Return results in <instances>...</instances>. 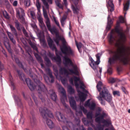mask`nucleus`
<instances>
[{
  "instance_id": "obj_62",
  "label": "nucleus",
  "mask_w": 130,
  "mask_h": 130,
  "mask_svg": "<svg viewBox=\"0 0 130 130\" xmlns=\"http://www.w3.org/2000/svg\"><path fill=\"white\" fill-rule=\"evenodd\" d=\"M107 72L109 74H111L112 73V69L110 68H108L107 70Z\"/></svg>"
},
{
  "instance_id": "obj_4",
  "label": "nucleus",
  "mask_w": 130,
  "mask_h": 130,
  "mask_svg": "<svg viewBox=\"0 0 130 130\" xmlns=\"http://www.w3.org/2000/svg\"><path fill=\"white\" fill-rule=\"evenodd\" d=\"M25 81L31 91L36 89L41 91V93L47 91L45 85L39 80L37 81V83H33L31 82L29 78H27L25 79Z\"/></svg>"
},
{
  "instance_id": "obj_3",
  "label": "nucleus",
  "mask_w": 130,
  "mask_h": 130,
  "mask_svg": "<svg viewBox=\"0 0 130 130\" xmlns=\"http://www.w3.org/2000/svg\"><path fill=\"white\" fill-rule=\"evenodd\" d=\"M40 112L44 120L46 121V123L49 127L53 128L54 124L52 121L47 118V117L51 118H53V116L51 112L45 107H41L39 109Z\"/></svg>"
},
{
  "instance_id": "obj_9",
  "label": "nucleus",
  "mask_w": 130,
  "mask_h": 130,
  "mask_svg": "<svg viewBox=\"0 0 130 130\" xmlns=\"http://www.w3.org/2000/svg\"><path fill=\"white\" fill-rule=\"evenodd\" d=\"M46 71L47 72V73L50 77V78L45 74L44 75V78L45 81L48 83V82L51 83H53L54 81V78L52 74L51 71L49 69H48L46 70Z\"/></svg>"
},
{
  "instance_id": "obj_11",
  "label": "nucleus",
  "mask_w": 130,
  "mask_h": 130,
  "mask_svg": "<svg viewBox=\"0 0 130 130\" xmlns=\"http://www.w3.org/2000/svg\"><path fill=\"white\" fill-rule=\"evenodd\" d=\"M16 11L17 17L19 18H22V20H24L23 16L25 15V13L23 9L21 7H18L16 8Z\"/></svg>"
},
{
  "instance_id": "obj_17",
  "label": "nucleus",
  "mask_w": 130,
  "mask_h": 130,
  "mask_svg": "<svg viewBox=\"0 0 130 130\" xmlns=\"http://www.w3.org/2000/svg\"><path fill=\"white\" fill-rule=\"evenodd\" d=\"M46 24L48 30L50 31L52 34H54L55 33H56V32L57 31L56 29L54 28H51V27L50 22H48Z\"/></svg>"
},
{
  "instance_id": "obj_1",
  "label": "nucleus",
  "mask_w": 130,
  "mask_h": 130,
  "mask_svg": "<svg viewBox=\"0 0 130 130\" xmlns=\"http://www.w3.org/2000/svg\"><path fill=\"white\" fill-rule=\"evenodd\" d=\"M109 41L110 44L114 43L118 48L114 51L112 56L109 58L108 62L110 65L119 61L124 64H127L129 61V53L124 45L126 37L124 34L119 29L116 27L112 30L108 35Z\"/></svg>"
},
{
  "instance_id": "obj_38",
  "label": "nucleus",
  "mask_w": 130,
  "mask_h": 130,
  "mask_svg": "<svg viewBox=\"0 0 130 130\" xmlns=\"http://www.w3.org/2000/svg\"><path fill=\"white\" fill-rule=\"evenodd\" d=\"M36 5L38 11L40 12V8H41V4L39 0H36Z\"/></svg>"
},
{
  "instance_id": "obj_20",
  "label": "nucleus",
  "mask_w": 130,
  "mask_h": 130,
  "mask_svg": "<svg viewBox=\"0 0 130 130\" xmlns=\"http://www.w3.org/2000/svg\"><path fill=\"white\" fill-rule=\"evenodd\" d=\"M48 94L51 98V99L54 101H55L57 98V96L55 92H53L52 90H50L49 91Z\"/></svg>"
},
{
  "instance_id": "obj_60",
  "label": "nucleus",
  "mask_w": 130,
  "mask_h": 130,
  "mask_svg": "<svg viewBox=\"0 0 130 130\" xmlns=\"http://www.w3.org/2000/svg\"><path fill=\"white\" fill-rule=\"evenodd\" d=\"M4 69V66L0 61V71H1Z\"/></svg>"
},
{
  "instance_id": "obj_57",
  "label": "nucleus",
  "mask_w": 130,
  "mask_h": 130,
  "mask_svg": "<svg viewBox=\"0 0 130 130\" xmlns=\"http://www.w3.org/2000/svg\"><path fill=\"white\" fill-rule=\"evenodd\" d=\"M30 14L32 18L34 19V17L35 16V13L33 11H30Z\"/></svg>"
},
{
  "instance_id": "obj_45",
  "label": "nucleus",
  "mask_w": 130,
  "mask_h": 130,
  "mask_svg": "<svg viewBox=\"0 0 130 130\" xmlns=\"http://www.w3.org/2000/svg\"><path fill=\"white\" fill-rule=\"evenodd\" d=\"M3 15L7 19H9V14L6 11H5L3 12Z\"/></svg>"
},
{
  "instance_id": "obj_27",
  "label": "nucleus",
  "mask_w": 130,
  "mask_h": 130,
  "mask_svg": "<svg viewBox=\"0 0 130 130\" xmlns=\"http://www.w3.org/2000/svg\"><path fill=\"white\" fill-rule=\"evenodd\" d=\"M103 98L109 103H110L112 100V96L110 93Z\"/></svg>"
},
{
  "instance_id": "obj_47",
  "label": "nucleus",
  "mask_w": 130,
  "mask_h": 130,
  "mask_svg": "<svg viewBox=\"0 0 130 130\" xmlns=\"http://www.w3.org/2000/svg\"><path fill=\"white\" fill-rule=\"evenodd\" d=\"M39 96L41 99L42 102H45V100L44 97L42 96L41 93L39 92Z\"/></svg>"
},
{
  "instance_id": "obj_53",
  "label": "nucleus",
  "mask_w": 130,
  "mask_h": 130,
  "mask_svg": "<svg viewBox=\"0 0 130 130\" xmlns=\"http://www.w3.org/2000/svg\"><path fill=\"white\" fill-rule=\"evenodd\" d=\"M53 19L56 24L59 28H60V24L58 21L55 18H54Z\"/></svg>"
},
{
  "instance_id": "obj_37",
  "label": "nucleus",
  "mask_w": 130,
  "mask_h": 130,
  "mask_svg": "<svg viewBox=\"0 0 130 130\" xmlns=\"http://www.w3.org/2000/svg\"><path fill=\"white\" fill-rule=\"evenodd\" d=\"M76 45L79 52L80 53H81L82 51L80 50V48L83 46L82 44L81 43H76Z\"/></svg>"
},
{
  "instance_id": "obj_19",
  "label": "nucleus",
  "mask_w": 130,
  "mask_h": 130,
  "mask_svg": "<svg viewBox=\"0 0 130 130\" xmlns=\"http://www.w3.org/2000/svg\"><path fill=\"white\" fill-rule=\"evenodd\" d=\"M77 91L78 93L79 98L80 101L81 102L84 101L86 99L84 93L80 91Z\"/></svg>"
},
{
  "instance_id": "obj_18",
  "label": "nucleus",
  "mask_w": 130,
  "mask_h": 130,
  "mask_svg": "<svg viewBox=\"0 0 130 130\" xmlns=\"http://www.w3.org/2000/svg\"><path fill=\"white\" fill-rule=\"evenodd\" d=\"M48 44L51 48L53 50H55L56 51L57 50V48L53 44V41L50 38L47 40Z\"/></svg>"
},
{
  "instance_id": "obj_50",
  "label": "nucleus",
  "mask_w": 130,
  "mask_h": 130,
  "mask_svg": "<svg viewBox=\"0 0 130 130\" xmlns=\"http://www.w3.org/2000/svg\"><path fill=\"white\" fill-rule=\"evenodd\" d=\"M62 84L64 85L66 84V78H63L62 77L60 78Z\"/></svg>"
},
{
  "instance_id": "obj_10",
  "label": "nucleus",
  "mask_w": 130,
  "mask_h": 130,
  "mask_svg": "<svg viewBox=\"0 0 130 130\" xmlns=\"http://www.w3.org/2000/svg\"><path fill=\"white\" fill-rule=\"evenodd\" d=\"M90 99H89L86 101L85 103L84 106L85 107H88L90 109L94 110L96 105L95 102L94 101H91L90 102Z\"/></svg>"
},
{
  "instance_id": "obj_44",
  "label": "nucleus",
  "mask_w": 130,
  "mask_h": 130,
  "mask_svg": "<svg viewBox=\"0 0 130 130\" xmlns=\"http://www.w3.org/2000/svg\"><path fill=\"white\" fill-rule=\"evenodd\" d=\"M35 56L36 57L37 60L39 62H42V60L41 58L38 55V54H35Z\"/></svg>"
},
{
  "instance_id": "obj_29",
  "label": "nucleus",
  "mask_w": 130,
  "mask_h": 130,
  "mask_svg": "<svg viewBox=\"0 0 130 130\" xmlns=\"http://www.w3.org/2000/svg\"><path fill=\"white\" fill-rule=\"evenodd\" d=\"M17 72L20 79L22 80H23L24 79H25V76L24 74L22 72L18 70L17 71Z\"/></svg>"
},
{
  "instance_id": "obj_6",
  "label": "nucleus",
  "mask_w": 130,
  "mask_h": 130,
  "mask_svg": "<svg viewBox=\"0 0 130 130\" xmlns=\"http://www.w3.org/2000/svg\"><path fill=\"white\" fill-rule=\"evenodd\" d=\"M66 42H63L62 45L60 47V50L62 52L64 55L69 56H73L74 54V52L71 48V47L68 44H66Z\"/></svg>"
},
{
  "instance_id": "obj_63",
  "label": "nucleus",
  "mask_w": 130,
  "mask_h": 130,
  "mask_svg": "<svg viewBox=\"0 0 130 130\" xmlns=\"http://www.w3.org/2000/svg\"><path fill=\"white\" fill-rule=\"evenodd\" d=\"M9 78H10V81H11V85L13 86L14 85V83L12 82V76H11V75H10L9 76Z\"/></svg>"
},
{
  "instance_id": "obj_52",
  "label": "nucleus",
  "mask_w": 130,
  "mask_h": 130,
  "mask_svg": "<svg viewBox=\"0 0 130 130\" xmlns=\"http://www.w3.org/2000/svg\"><path fill=\"white\" fill-rule=\"evenodd\" d=\"M7 34L10 40L13 38V36L11 32H8Z\"/></svg>"
},
{
  "instance_id": "obj_23",
  "label": "nucleus",
  "mask_w": 130,
  "mask_h": 130,
  "mask_svg": "<svg viewBox=\"0 0 130 130\" xmlns=\"http://www.w3.org/2000/svg\"><path fill=\"white\" fill-rule=\"evenodd\" d=\"M15 26L17 30L19 31L21 30V28L22 29V25L17 20H16L15 22Z\"/></svg>"
},
{
  "instance_id": "obj_2",
  "label": "nucleus",
  "mask_w": 130,
  "mask_h": 130,
  "mask_svg": "<svg viewBox=\"0 0 130 130\" xmlns=\"http://www.w3.org/2000/svg\"><path fill=\"white\" fill-rule=\"evenodd\" d=\"M95 121L98 123L101 122L104 124L101 126L100 125H99L97 128H95V130H104V126L108 127L111 124V122L110 119L108 117L107 113L104 111H103L101 113L99 112H96L95 114Z\"/></svg>"
},
{
  "instance_id": "obj_61",
  "label": "nucleus",
  "mask_w": 130,
  "mask_h": 130,
  "mask_svg": "<svg viewBox=\"0 0 130 130\" xmlns=\"http://www.w3.org/2000/svg\"><path fill=\"white\" fill-rule=\"evenodd\" d=\"M33 99L35 102L36 104L37 105L38 102V101L37 100V99L36 97L35 96L33 97Z\"/></svg>"
},
{
  "instance_id": "obj_16",
  "label": "nucleus",
  "mask_w": 130,
  "mask_h": 130,
  "mask_svg": "<svg viewBox=\"0 0 130 130\" xmlns=\"http://www.w3.org/2000/svg\"><path fill=\"white\" fill-rule=\"evenodd\" d=\"M107 6L108 9L111 12L114 11V5L113 3V0H109L107 3Z\"/></svg>"
},
{
  "instance_id": "obj_41",
  "label": "nucleus",
  "mask_w": 130,
  "mask_h": 130,
  "mask_svg": "<svg viewBox=\"0 0 130 130\" xmlns=\"http://www.w3.org/2000/svg\"><path fill=\"white\" fill-rule=\"evenodd\" d=\"M68 91L69 93L72 94L74 93V90L71 86H69L68 87Z\"/></svg>"
},
{
  "instance_id": "obj_22",
  "label": "nucleus",
  "mask_w": 130,
  "mask_h": 130,
  "mask_svg": "<svg viewBox=\"0 0 130 130\" xmlns=\"http://www.w3.org/2000/svg\"><path fill=\"white\" fill-rule=\"evenodd\" d=\"M59 73L61 74H64L65 75H66L67 76H68L69 73L64 68H60L59 70Z\"/></svg>"
},
{
  "instance_id": "obj_48",
  "label": "nucleus",
  "mask_w": 130,
  "mask_h": 130,
  "mask_svg": "<svg viewBox=\"0 0 130 130\" xmlns=\"http://www.w3.org/2000/svg\"><path fill=\"white\" fill-rule=\"evenodd\" d=\"M40 28L43 30L46 29V26L44 23L39 25Z\"/></svg>"
},
{
  "instance_id": "obj_21",
  "label": "nucleus",
  "mask_w": 130,
  "mask_h": 130,
  "mask_svg": "<svg viewBox=\"0 0 130 130\" xmlns=\"http://www.w3.org/2000/svg\"><path fill=\"white\" fill-rule=\"evenodd\" d=\"M58 89L60 93L62 95L63 99L64 100L66 99V92L64 89L61 86H59Z\"/></svg>"
},
{
  "instance_id": "obj_56",
  "label": "nucleus",
  "mask_w": 130,
  "mask_h": 130,
  "mask_svg": "<svg viewBox=\"0 0 130 130\" xmlns=\"http://www.w3.org/2000/svg\"><path fill=\"white\" fill-rule=\"evenodd\" d=\"M44 60L48 64H51V62L50 60L47 57H45L44 58Z\"/></svg>"
},
{
  "instance_id": "obj_15",
  "label": "nucleus",
  "mask_w": 130,
  "mask_h": 130,
  "mask_svg": "<svg viewBox=\"0 0 130 130\" xmlns=\"http://www.w3.org/2000/svg\"><path fill=\"white\" fill-rule=\"evenodd\" d=\"M109 93L106 87H103L102 91L100 93V95L104 98Z\"/></svg>"
},
{
  "instance_id": "obj_46",
  "label": "nucleus",
  "mask_w": 130,
  "mask_h": 130,
  "mask_svg": "<svg viewBox=\"0 0 130 130\" xmlns=\"http://www.w3.org/2000/svg\"><path fill=\"white\" fill-rule=\"evenodd\" d=\"M22 30L23 33L25 36L26 37H28V35L24 27H22Z\"/></svg>"
},
{
  "instance_id": "obj_64",
  "label": "nucleus",
  "mask_w": 130,
  "mask_h": 130,
  "mask_svg": "<svg viewBox=\"0 0 130 130\" xmlns=\"http://www.w3.org/2000/svg\"><path fill=\"white\" fill-rule=\"evenodd\" d=\"M62 127L63 130H69L66 126H63Z\"/></svg>"
},
{
  "instance_id": "obj_26",
  "label": "nucleus",
  "mask_w": 130,
  "mask_h": 130,
  "mask_svg": "<svg viewBox=\"0 0 130 130\" xmlns=\"http://www.w3.org/2000/svg\"><path fill=\"white\" fill-rule=\"evenodd\" d=\"M110 15H108V25L107 26V28L108 30H109L111 28V25L112 24L113 22L112 20L110 19Z\"/></svg>"
},
{
  "instance_id": "obj_24",
  "label": "nucleus",
  "mask_w": 130,
  "mask_h": 130,
  "mask_svg": "<svg viewBox=\"0 0 130 130\" xmlns=\"http://www.w3.org/2000/svg\"><path fill=\"white\" fill-rule=\"evenodd\" d=\"M13 97L14 99L15 103L18 104V105H22L21 99L19 96L14 95L13 96Z\"/></svg>"
},
{
  "instance_id": "obj_51",
  "label": "nucleus",
  "mask_w": 130,
  "mask_h": 130,
  "mask_svg": "<svg viewBox=\"0 0 130 130\" xmlns=\"http://www.w3.org/2000/svg\"><path fill=\"white\" fill-rule=\"evenodd\" d=\"M30 1L29 0H25L24 4L27 6H29L30 5Z\"/></svg>"
},
{
  "instance_id": "obj_12",
  "label": "nucleus",
  "mask_w": 130,
  "mask_h": 130,
  "mask_svg": "<svg viewBox=\"0 0 130 130\" xmlns=\"http://www.w3.org/2000/svg\"><path fill=\"white\" fill-rule=\"evenodd\" d=\"M54 34H55L56 37L54 39V41L57 45H58L59 44L60 40L62 42L65 41L66 40L64 38L59 36L58 32L57 31L56 32V33H55Z\"/></svg>"
},
{
  "instance_id": "obj_31",
  "label": "nucleus",
  "mask_w": 130,
  "mask_h": 130,
  "mask_svg": "<svg viewBox=\"0 0 130 130\" xmlns=\"http://www.w3.org/2000/svg\"><path fill=\"white\" fill-rule=\"evenodd\" d=\"M74 81L75 85L76 87V88H78L79 87V84L77 83V81H80V78L79 77H77L76 76H74Z\"/></svg>"
},
{
  "instance_id": "obj_14",
  "label": "nucleus",
  "mask_w": 130,
  "mask_h": 130,
  "mask_svg": "<svg viewBox=\"0 0 130 130\" xmlns=\"http://www.w3.org/2000/svg\"><path fill=\"white\" fill-rule=\"evenodd\" d=\"M69 100L71 107L73 109L76 110L77 109L76 103L74 97L72 96L69 97Z\"/></svg>"
},
{
  "instance_id": "obj_35",
  "label": "nucleus",
  "mask_w": 130,
  "mask_h": 130,
  "mask_svg": "<svg viewBox=\"0 0 130 130\" xmlns=\"http://www.w3.org/2000/svg\"><path fill=\"white\" fill-rule=\"evenodd\" d=\"M52 59L55 60L59 63H61V59L60 57L59 56H57L56 57L55 56L53 57L52 58Z\"/></svg>"
},
{
  "instance_id": "obj_58",
  "label": "nucleus",
  "mask_w": 130,
  "mask_h": 130,
  "mask_svg": "<svg viewBox=\"0 0 130 130\" xmlns=\"http://www.w3.org/2000/svg\"><path fill=\"white\" fill-rule=\"evenodd\" d=\"M120 22L121 23H124V18L122 16H120L119 18Z\"/></svg>"
},
{
  "instance_id": "obj_5",
  "label": "nucleus",
  "mask_w": 130,
  "mask_h": 130,
  "mask_svg": "<svg viewBox=\"0 0 130 130\" xmlns=\"http://www.w3.org/2000/svg\"><path fill=\"white\" fill-rule=\"evenodd\" d=\"M56 116L57 117V119L59 121L63 122L65 124L68 126L70 128H72L73 130H80L78 129L76 126H77V125L76 119H77L78 118L75 119L76 125H74L71 122L67 121L64 116L60 112H58L57 113Z\"/></svg>"
},
{
  "instance_id": "obj_39",
  "label": "nucleus",
  "mask_w": 130,
  "mask_h": 130,
  "mask_svg": "<svg viewBox=\"0 0 130 130\" xmlns=\"http://www.w3.org/2000/svg\"><path fill=\"white\" fill-rule=\"evenodd\" d=\"M61 101L62 102L64 106L68 110H69L70 112L71 113H72V114H73V115L74 116V115L73 114L72 111L71 110V109L70 108L68 105L66 104L64 101L62 102V98H61Z\"/></svg>"
},
{
  "instance_id": "obj_28",
  "label": "nucleus",
  "mask_w": 130,
  "mask_h": 130,
  "mask_svg": "<svg viewBox=\"0 0 130 130\" xmlns=\"http://www.w3.org/2000/svg\"><path fill=\"white\" fill-rule=\"evenodd\" d=\"M9 26L12 32L16 37H17L18 35L17 30L15 27L13 25L10 24L9 25Z\"/></svg>"
},
{
  "instance_id": "obj_13",
  "label": "nucleus",
  "mask_w": 130,
  "mask_h": 130,
  "mask_svg": "<svg viewBox=\"0 0 130 130\" xmlns=\"http://www.w3.org/2000/svg\"><path fill=\"white\" fill-rule=\"evenodd\" d=\"M73 2L75 5V6H74L73 5L71 6V8L73 11V12L74 14H78L79 11V9L76 6L78 2V0H72Z\"/></svg>"
},
{
  "instance_id": "obj_32",
  "label": "nucleus",
  "mask_w": 130,
  "mask_h": 130,
  "mask_svg": "<svg viewBox=\"0 0 130 130\" xmlns=\"http://www.w3.org/2000/svg\"><path fill=\"white\" fill-rule=\"evenodd\" d=\"M37 18L39 22V25H40L44 23L43 21V18L42 17L41 15L39 13L38 14V15L37 16Z\"/></svg>"
},
{
  "instance_id": "obj_30",
  "label": "nucleus",
  "mask_w": 130,
  "mask_h": 130,
  "mask_svg": "<svg viewBox=\"0 0 130 130\" xmlns=\"http://www.w3.org/2000/svg\"><path fill=\"white\" fill-rule=\"evenodd\" d=\"M43 14L44 18L46 19V23L50 22L49 18L48 17V16L47 14V12L46 10L44 9H43Z\"/></svg>"
},
{
  "instance_id": "obj_54",
  "label": "nucleus",
  "mask_w": 130,
  "mask_h": 130,
  "mask_svg": "<svg viewBox=\"0 0 130 130\" xmlns=\"http://www.w3.org/2000/svg\"><path fill=\"white\" fill-rule=\"evenodd\" d=\"M109 83H113L115 81V79L113 78H110L109 80Z\"/></svg>"
},
{
  "instance_id": "obj_55",
  "label": "nucleus",
  "mask_w": 130,
  "mask_h": 130,
  "mask_svg": "<svg viewBox=\"0 0 130 130\" xmlns=\"http://www.w3.org/2000/svg\"><path fill=\"white\" fill-rule=\"evenodd\" d=\"M82 120L85 125H88L89 124V122L87 120L84 119H83Z\"/></svg>"
},
{
  "instance_id": "obj_33",
  "label": "nucleus",
  "mask_w": 130,
  "mask_h": 130,
  "mask_svg": "<svg viewBox=\"0 0 130 130\" xmlns=\"http://www.w3.org/2000/svg\"><path fill=\"white\" fill-rule=\"evenodd\" d=\"M30 121L31 125L32 126L36 125L37 123L36 119L34 116H33L32 118H30Z\"/></svg>"
},
{
  "instance_id": "obj_59",
  "label": "nucleus",
  "mask_w": 130,
  "mask_h": 130,
  "mask_svg": "<svg viewBox=\"0 0 130 130\" xmlns=\"http://www.w3.org/2000/svg\"><path fill=\"white\" fill-rule=\"evenodd\" d=\"M81 108L85 114L86 113H87V110L84 107H81Z\"/></svg>"
},
{
  "instance_id": "obj_25",
  "label": "nucleus",
  "mask_w": 130,
  "mask_h": 130,
  "mask_svg": "<svg viewBox=\"0 0 130 130\" xmlns=\"http://www.w3.org/2000/svg\"><path fill=\"white\" fill-rule=\"evenodd\" d=\"M76 121L77 122V125L78 127H79V129H78L80 130H86L85 129L83 125L81 126H80L79 124L80 122V119L79 118H78L77 119H76Z\"/></svg>"
},
{
  "instance_id": "obj_34",
  "label": "nucleus",
  "mask_w": 130,
  "mask_h": 130,
  "mask_svg": "<svg viewBox=\"0 0 130 130\" xmlns=\"http://www.w3.org/2000/svg\"><path fill=\"white\" fill-rule=\"evenodd\" d=\"M102 83L101 82H99L96 86L97 88L98 91L100 92L101 89L103 88V86L102 85Z\"/></svg>"
},
{
  "instance_id": "obj_8",
  "label": "nucleus",
  "mask_w": 130,
  "mask_h": 130,
  "mask_svg": "<svg viewBox=\"0 0 130 130\" xmlns=\"http://www.w3.org/2000/svg\"><path fill=\"white\" fill-rule=\"evenodd\" d=\"M100 55L99 53L96 55V56L97 59L96 61H94L93 60H92L93 61H91V62L90 64V65L91 67L95 71L96 70L97 71L96 68L98 67L97 65L99 64L100 62Z\"/></svg>"
},
{
  "instance_id": "obj_40",
  "label": "nucleus",
  "mask_w": 130,
  "mask_h": 130,
  "mask_svg": "<svg viewBox=\"0 0 130 130\" xmlns=\"http://www.w3.org/2000/svg\"><path fill=\"white\" fill-rule=\"evenodd\" d=\"M41 1L43 3L44 5L45 6L46 9H48L49 8V5L47 2L46 0H41Z\"/></svg>"
},
{
  "instance_id": "obj_49",
  "label": "nucleus",
  "mask_w": 130,
  "mask_h": 130,
  "mask_svg": "<svg viewBox=\"0 0 130 130\" xmlns=\"http://www.w3.org/2000/svg\"><path fill=\"white\" fill-rule=\"evenodd\" d=\"M114 96L117 95L118 96H120V94L118 91H114L112 92Z\"/></svg>"
},
{
  "instance_id": "obj_43",
  "label": "nucleus",
  "mask_w": 130,
  "mask_h": 130,
  "mask_svg": "<svg viewBox=\"0 0 130 130\" xmlns=\"http://www.w3.org/2000/svg\"><path fill=\"white\" fill-rule=\"evenodd\" d=\"M93 114L92 112H89L87 114V118L89 119H91L92 118Z\"/></svg>"
},
{
  "instance_id": "obj_36",
  "label": "nucleus",
  "mask_w": 130,
  "mask_h": 130,
  "mask_svg": "<svg viewBox=\"0 0 130 130\" xmlns=\"http://www.w3.org/2000/svg\"><path fill=\"white\" fill-rule=\"evenodd\" d=\"M129 1H127L126 3L124 5V11L127 10L129 8Z\"/></svg>"
},
{
  "instance_id": "obj_42",
  "label": "nucleus",
  "mask_w": 130,
  "mask_h": 130,
  "mask_svg": "<svg viewBox=\"0 0 130 130\" xmlns=\"http://www.w3.org/2000/svg\"><path fill=\"white\" fill-rule=\"evenodd\" d=\"M29 43L31 47L33 48L36 51H38V49L37 47L32 43L31 41H29Z\"/></svg>"
},
{
  "instance_id": "obj_7",
  "label": "nucleus",
  "mask_w": 130,
  "mask_h": 130,
  "mask_svg": "<svg viewBox=\"0 0 130 130\" xmlns=\"http://www.w3.org/2000/svg\"><path fill=\"white\" fill-rule=\"evenodd\" d=\"M65 63L64 64L67 66L68 64L71 66L73 68V70L72 69H69V71L71 73H73L75 75H77L78 74V67L76 64H74L71 60L68 58L66 56L64 57Z\"/></svg>"
}]
</instances>
